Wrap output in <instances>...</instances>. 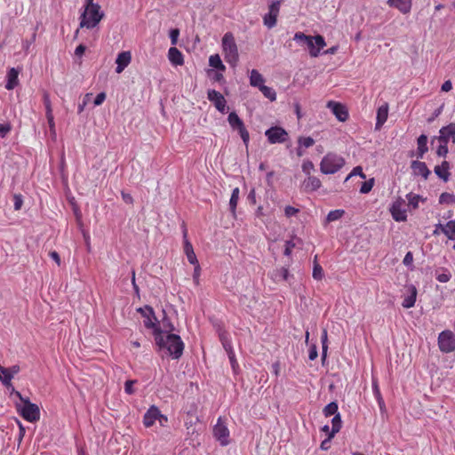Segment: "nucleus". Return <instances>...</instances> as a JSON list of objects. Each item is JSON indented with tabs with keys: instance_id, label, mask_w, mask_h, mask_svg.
<instances>
[{
	"instance_id": "1",
	"label": "nucleus",
	"mask_w": 455,
	"mask_h": 455,
	"mask_svg": "<svg viewBox=\"0 0 455 455\" xmlns=\"http://www.w3.org/2000/svg\"><path fill=\"white\" fill-rule=\"evenodd\" d=\"M156 343L160 348H165L168 354L179 359L184 350V343L177 334L164 333L160 328H156Z\"/></svg>"
},
{
	"instance_id": "2",
	"label": "nucleus",
	"mask_w": 455,
	"mask_h": 455,
	"mask_svg": "<svg viewBox=\"0 0 455 455\" xmlns=\"http://www.w3.org/2000/svg\"><path fill=\"white\" fill-rule=\"evenodd\" d=\"M14 395L20 400L22 404H16L18 413L27 421L34 423L40 419V409L38 405L33 403L28 398L22 396L20 392L12 388Z\"/></svg>"
},
{
	"instance_id": "3",
	"label": "nucleus",
	"mask_w": 455,
	"mask_h": 455,
	"mask_svg": "<svg viewBox=\"0 0 455 455\" xmlns=\"http://www.w3.org/2000/svg\"><path fill=\"white\" fill-rule=\"evenodd\" d=\"M293 39L301 45H307L309 51V55L313 58L318 57L321 49L326 45L324 38L321 35L312 36H307L303 32H297L294 35Z\"/></svg>"
},
{
	"instance_id": "4",
	"label": "nucleus",
	"mask_w": 455,
	"mask_h": 455,
	"mask_svg": "<svg viewBox=\"0 0 455 455\" xmlns=\"http://www.w3.org/2000/svg\"><path fill=\"white\" fill-rule=\"evenodd\" d=\"M346 160L343 156L333 153H327L320 163V171L323 174H334L339 172L345 165Z\"/></svg>"
},
{
	"instance_id": "5",
	"label": "nucleus",
	"mask_w": 455,
	"mask_h": 455,
	"mask_svg": "<svg viewBox=\"0 0 455 455\" xmlns=\"http://www.w3.org/2000/svg\"><path fill=\"white\" fill-rule=\"evenodd\" d=\"M222 49L225 60L231 66H235L239 60L238 48L232 33L228 32L222 37Z\"/></svg>"
},
{
	"instance_id": "6",
	"label": "nucleus",
	"mask_w": 455,
	"mask_h": 455,
	"mask_svg": "<svg viewBox=\"0 0 455 455\" xmlns=\"http://www.w3.org/2000/svg\"><path fill=\"white\" fill-rule=\"evenodd\" d=\"M104 13L100 12V4L91 5L85 7L84 12L81 15V28H93L102 20Z\"/></svg>"
},
{
	"instance_id": "7",
	"label": "nucleus",
	"mask_w": 455,
	"mask_h": 455,
	"mask_svg": "<svg viewBox=\"0 0 455 455\" xmlns=\"http://www.w3.org/2000/svg\"><path fill=\"white\" fill-rule=\"evenodd\" d=\"M228 121L233 130L238 131L243 141L247 145L250 140V135L243 120L235 112H231L228 116Z\"/></svg>"
},
{
	"instance_id": "8",
	"label": "nucleus",
	"mask_w": 455,
	"mask_h": 455,
	"mask_svg": "<svg viewBox=\"0 0 455 455\" xmlns=\"http://www.w3.org/2000/svg\"><path fill=\"white\" fill-rule=\"evenodd\" d=\"M438 347L443 353H451L455 350V335L451 331L446 330L439 333Z\"/></svg>"
},
{
	"instance_id": "9",
	"label": "nucleus",
	"mask_w": 455,
	"mask_h": 455,
	"mask_svg": "<svg viewBox=\"0 0 455 455\" xmlns=\"http://www.w3.org/2000/svg\"><path fill=\"white\" fill-rule=\"evenodd\" d=\"M270 144L283 143L289 139L288 132L281 126H273L265 132Z\"/></svg>"
},
{
	"instance_id": "10",
	"label": "nucleus",
	"mask_w": 455,
	"mask_h": 455,
	"mask_svg": "<svg viewBox=\"0 0 455 455\" xmlns=\"http://www.w3.org/2000/svg\"><path fill=\"white\" fill-rule=\"evenodd\" d=\"M282 0H272L268 7V12L264 16V25L272 28L276 25L277 16Z\"/></svg>"
},
{
	"instance_id": "11",
	"label": "nucleus",
	"mask_w": 455,
	"mask_h": 455,
	"mask_svg": "<svg viewBox=\"0 0 455 455\" xmlns=\"http://www.w3.org/2000/svg\"><path fill=\"white\" fill-rule=\"evenodd\" d=\"M213 435L223 446L229 443V430L223 423L221 418H219L213 427Z\"/></svg>"
},
{
	"instance_id": "12",
	"label": "nucleus",
	"mask_w": 455,
	"mask_h": 455,
	"mask_svg": "<svg viewBox=\"0 0 455 455\" xmlns=\"http://www.w3.org/2000/svg\"><path fill=\"white\" fill-rule=\"evenodd\" d=\"M405 202L403 198L396 199L390 207L392 218L398 222L405 221L407 220V212L404 207Z\"/></svg>"
},
{
	"instance_id": "13",
	"label": "nucleus",
	"mask_w": 455,
	"mask_h": 455,
	"mask_svg": "<svg viewBox=\"0 0 455 455\" xmlns=\"http://www.w3.org/2000/svg\"><path fill=\"white\" fill-rule=\"evenodd\" d=\"M207 99L214 105V107L222 114L226 113L227 101L224 96L216 90L210 89L207 92Z\"/></svg>"
},
{
	"instance_id": "14",
	"label": "nucleus",
	"mask_w": 455,
	"mask_h": 455,
	"mask_svg": "<svg viewBox=\"0 0 455 455\" xmlns=\"http://www.w3.org/2000/svg\"><path fill=\"white\" fill-rule=\"evenodd\" d=\"M435 140L444 144H448L450 140L455 143V123L442 127L439 131V136L435 137Z\"/></svg>"
},
{
	"instance_id": "15",
	"label": "nucleus",
	"mask_w": 455,
	"mask_h": 455,
	"mask_svg": "<svg viewBox=\"0 0 455 455\" xmlns=\"http://www.w3.org/2000/svg\"><path fill=\"white\" fill-rule=\"evenodd\" d=\"M138 311L146 318L144 320V326L147 329H154V334L156 335V328H159L156 323V318L153 308L149 306H146L145 308H139Z\"/></svg>"
},
{
	"instance_id": "16",
	"label": "nucleus",
	"mask_w": 455,
	"mask_h": 455,
	"mask_svg": "<svg viewBox=\"0 0 455 455\" xmlns=\"http://www.w3.org/2000/svg\"><path fill=\"white\" fill-rule=\"evenodd\" d=\"M327 108H330L336 118L340 122H346L348 118V112L347 108L341 103L335 101H329L327 103Z\"/></svg>"
},
{
	"instance_id": "17",
	"label": "nucleus",
	"mask_w": 455,
	"mask_h": 455,
	"mask_svg": "<svg viewBox=\"0 0 455 455\" xmlns=\"http://www.w3.org/2000/svg\"><path fill=\"white\" fill-rule=\"evenodd\" d=\"M131 61H132L131 52L125 51V52H120L117 55V58L116 60V72L117 74L122 73L124 70V68L129 66Z\"/></svg>"
},
{
	"instance_id": "18",
	"label": "nucleus",
	"mask_w": 455,
	"mask_h": 455,
	"mask_svg": "<svg viewBox=\"0 0 455 455\" xmlns=\"http://www.w3.org/2000/svg\"><path fill=\"white\" fill-rule=\"evenodd\" d=\"M387 4L393 8H396L403 14L411 12L412 7V0H387Z\"/></svg>"
},
{
	"instance_id": "19",
	"label": "nucleus",
	"mask_w": 455,
	"mask_h": 455,
	"mask_svg": "<svg viewBox=\"0 0 455 455\" xmlns=\"http://www.w3.org/2000/svg\"><path fill=\"white\" fill-rule=\"evenodd\" d=\"M160 416V410L155 406L152 405L150 408L147 411L143 417V424L146 427H152L155 422L157 420V419Z\"/></svg>"
},
{
	"instance_id": "20",
	"label": "nucleus",
	"mask_w": 455,
	"mask_h": 455,
	"mask_svg": "<svg viewBox=\"0 0 455 455\" xmlns=\"http://www.w3.org/2000/svg\"><path fill=\"white\" fill-rule=\"evenodd\" d=\"M388 104L384 103L380 107H379L377 110V116H376V124L375 129L379 130L383 124L387 122L388 117Z\"/></svg>"
},
{
	"instance_id": "21",
	"label": "nucleus",
	"mask_w": 455,
	"mask_h": 455,
	"mask_svg": "<svg viewBox=\"0 0 455 455\" xmlns=\"http://www.w3.org/2000/svg\"><path fill=\"white\" fill-rule=\"evenodd\" d=\"M411 167L415 175L422 176L425 180H427L431 173L426 163L421 161H412Z\"/></svg>"
},
{
	"instance_id": "22",
	"label": "nucleus",
	"mask_w": 455,
	"mask_h": 455,
	"mask_svg": "<svg viewBox=\"0 0 455 455\" xmlns=\"http://www.w3.org/2000/svg\"><path fill=\"white\" fill-rule=\"evenodd\" d=\"M408 295L404 296L402 306L404 308H411L414 307L417 299V289L414 285H410L407 288Z\"/></svg>"
},
{
	"instance_id": "23",
	"label": "nucleus",
	"mask_w": 455,
	"mask_h": 455,
	"mask_svg": "<svg viewBox=\"0 0 455 455\" xmlns=\"http://www.w3.org/2000/svg\"><path fill=\"white\" fill-rule=\"evenodd\" d=\"M322 186L321 180L315 176H308L302 184V187L306 192L315 191Z\"/></svg>"
},
{
	"instance_id": "24",
	"label": "nucleus",
	"mask_w": 455,
	"mask_h": 455,
	"mask_svg": "<svg viewBox=\"0 0 455 455\" xmlns=\"http://www.w3.org/2000/svg\"><path fill=\"white\" fill-rule=\"evenodd\" d=\"M435 173L447 182L450 179V164L447 161H443L440 165H436L434 169Z\"/></svg>"
},
{
	"instance_id": "25",
	"label": "nucleus",
	"mask_w": 455,
	"mask_h": 455,
	"mask_svg": "<svg viewBox=\"0 0 455 455\" xmlns=\"http://www.w3.org/2000/svg\"><path fill=\"white\" fill-rule=\"evenodd\" d=\"M6 77L5 88L8 91L13 90L19 84V71L15 68H12L8 70Z\"/></svg>"
},
{
	"instance_id": "26",
	"label": "nucleus",
	"mask_w": 455,
	"mask_h": 455,
	"mask_svg": "<svg viewBox=\"0 0 455 455\" xmlns=\"http://www.w3.org/2000/svg\"><path fill=\"white\" fill-rule=\"evenodd\" d=\"M168 59L175 66H181L184 63V59L181 52L172 46L168 51Z\"/></svg>"
},
{
	"instance_id": "27",
	"label": "nucleus",
	"mask_w": 455,
	"mask_h": 455,
	"mask_svg": "<svg viewBox=\"0 0 455 455\" xmlns=\"http://www.w3.org/2000/svg\"><path fill=\"white\" fill-rule=\"evenodd\" d=\"M437 228H440L442 233L450 240H455V220H450L445 225L439 223L437 224Z\"/></svg>"
},
{
	"instance_id": "28",
	"label": "nucleus",
	"mask_w": 455,
	"mask_h": 455,
	"mask_svg": "<svg viewBox=\"0 0 455 455\" xmlns=\"http://www.w3.org/2000/svg\"><path fill=\"white\" fill-rule=\"evenodd\" d=\"M417 157L423 158L424 155L427 152V136L421 134L417 140Z\"/></svg>"
},
{
	"instance_id": "29",
	"label": "nucleus",
	"mask_w": 455,
	"mask_h": 455,
	"mask_svg": "<svg viewBox=\"0 0 455 455\" xmlns=\"http://www.w3.org/2000/svg\"><path fill=\"white\" fill-rule=\"evenodd\" d=\"M184 252H185L187 259L190 264L196 265V263H198L196 255L193 249V245L188 241V239H186L184 242Z\"/></svg>"
},
{
	"instance_id": "30",
	"label": "nucleus",
	"mask_w": 455,
	"mask_h": 455,
	"mask_svg": "<svg viewBox=\"0 0 455 455\" xmlns=\"http://www.w3.org/2000/svg\"><path fill=\"white\" fill-rule=\"evenodd\" d=\"M239 188H235L232 190L231 197L229 200V208L233 217H235L236 215V207L239 200Z\"/></svg>"
},
{
	"instance_id": "31",
	"label": "nucleus",
	"mask_w": 455,
	"mask_h": 455,
	"mask_svg": "<svg viewBox=\"0 0 455 455\" xmlns=\"http://www.w3.org/2000/svg\"><path fill=\"white\" fill-rule=\"evenodd\" d=\"M250 84L251 86L258 88L264 84V78L258 70L252 69L251 71Z\"/></svg>"
},
{
	"instance_id": "32",
	"label": "nucleus",
	"mask_w": 455,
	"mask_h": 455,
	"mask_svg": "<svg viewBox=\"0 0 455 455\" xmlns=\"http://www.w3.org/2000/svg\"><path fill=\"white\" fill-rule=\"evenodd\" d=\"M331 431L330 432V437H334L335 434L339 432L341 427H342V421L340 414H335V416L331 419Z\"/></svg>"
},
{
	"instance_id": "33",
	"label": "nucleus",
	"mask_w": 455,
	"mask_h": 455,
	"mask_svg": "<svg viewBox=\"0 0 455 455\" xmlns=\"http://www.w3.org/2000/svg\"><path fill=\"white\" fill-rule=\"evenodd\" d=\"M209 63H210L211 67H212L218 70L224 71L226 69V67L222 63V60H221L220 57L219 56V54H214V55L210 56Z\"/></svg>"
},
{
	"instance_id": "34",
	"label": "nucleus",
	"mask_w": 455,
	"mask_h": 455,
	"mask_svg": "<svg viewBox=\"0 0 455 455\" xmlns=\"http://www.w3.org/2000/svg\"><path fill=\"white\" fill-rule=\"evenodd\" d=\"M338 403L336 402H331L328 403L323 410V413L325 417H331L335 416V414H338Z\"/></svg>"
},
{
	"instance_id": "35",
	"label": "nucleus",
	"mask_w": 455,
	"mask_h": 455,
	"mask_svg": "<svg viewBox=\"0 0 455 455\" xmlns=\"http://www.w3.org/2000/svg\"><path fill=\"white\" fill-rule=\"evenodd\" d=\"M406 197L408 199V206L412 208L413 210L419 207V203L420 200H422V198L419 195L413 193H409L406 196Z\"/></svg>"
},
{
	"instance_id": "36",
	"label": "nucleus",
	"mask_w": 455,
	"mask_h": 455,
	"mask_svg": "<svg viewBox=\"0 0 455 455\" xmlns=\"http://www.w3.org/2000/svg\"><path fill=\"white\" fill-rule=\"evenodd\" d=\"M259 89L263 93V95L271 101H275L276 100V93L271 87L263 84Z\"/></svg>"
},
{
	"instance_id": "37",
	"label": "nucleus",
	"mask_w": 455,
	"mask_h": 455,
	"mask_svg": "<svg viewBox=\"0 0 455 455\" xmlns=\"http://www.w3.org/2000/svg\"><path fill=\"white\" fill-rule=\"evenodd\" d=\"M327 340H328L327 331L325 329H323V332H322V336H321L322 360L323 361H324L327 356V350H328Z\"/></svg>"
},
{
	"instance_id": "38",
	"label": "nucleus",
	"mask_w": 455,
	"mask_h": 455,
	"mask_svg": "<svg viewBox=\"0 0 455 455\" xmlns=\"http://www.w3.org/2000/svg\"><path fill=\"white\" fill-rule=\"evenodd\" d=\"M345 214V211L344 210H333V211H331L328 215H327V221L328 222H332V221H335V220H339L340 218H342V216Z\"/></svg>"
},
{
	"instance_id": "39",
	"label": "nucleus",
	"mask_w": 455,
	"mask_h": 455,
	"mask_svg": "<svg viewBox=\"0 0 455 455\" xmlns=\"http://www.w3.org/2000/svg\"><path fill=\"white\" fill-rule=\"evenodd\" d=\"M5 371H4V373H0V380L4 386L9 388L10 387H12V379L13 377L10 374L7 369H5Z\"/></svg>"
},
{
	"instance_id": "40",
	"label": "nucleus",
	"mask_w": 455,
	"mask_h": 455,
	"mask_svg": "<svg viewBox=\"0 0 455 455\" xmlns=\"http://www.w3.org/2000/svg\"><path fill=\"white\" fill-rule=\"evenodd\" d=\"M357 175L360 176L362 179H365L366 178V175L363 173V168L361 166L355 167L351 171V172L347 176V178L345 179V182L347 181L353 176H357Z\"/></svg>"
},
{
	"instance_id": "41",
	"label": "nucleus",
	"mask_w": 455,
	"mask_h": 455,
	"mask_svg": "<svg viewBox=\"0 0 455 455\" xmlns=\"http://www.w3.org/2000/svg\"><path fill=\"white\" fill-rule=\"evenodd\" d=\"M299 147L308 148L315 144V140L311 137H300L298 140Z\"/></svg>"
},
{
	"instance_id": "42",
	"label": "nucleus",
	"mask_w": 455,
	"mask_h": 455,
	"mask_svg": "<svg viewBox=\"0 0 455 455\" xmlns=\"http://www.w3.org/2000/svg\"><path fill=\"white\" fill-rule=\"evenodd\" d=\"M373 185H374V179L371 178L366 181H364L360 188V192L362 194H367L369 193L372 188H373Z\"/></svg>"
},
{
	"instance_id": "43",
	"label": "nucleus",
	"mask_w": 455,
	"mask_h": 455,
	"mask_svg": "<svg viewBox=\"0 0 455 455\" xmlns=\"http://www.w3.org/2000/svg\"><path fill=\"white\" fill-rule=\"evenodd\" d=\"M312 275H313L314 279H315V280H321L323 278V270L319 264H317V263L315 264Z\"/></svg>"
},
{
	"instance_id": "44",
	"label": "nucleus",
	"mask_w": 455,
	"mask_h": 455,
	"mask_svg": "<svg viewBox=\"0 0 455 455\" xmlns=\"http://www.w3.org/2000/svg\"><path fill=\"white\" fill-rule=\"evenodd\" d=\"M440 203H447V204H454L455 203V195L449 193H443L440 196Z\"/></svg>"
},
{
	"instance_id": "45",
	"label": "nucleus",
	"mask_w": 455,
	"mask_h": 455,
	"mask_svg": "<svg viewBox=\"0 0 455 455\" xmlns=\"http://www.w3.org/2000/svg\"><path fill=\"white\" fill-rule=\"evenodd\" d=\"M12 125L10 123H3L0 124V137L2 139L5 138L7 134L11 132Z\"/></svg>"
},
{
	"instance_id": "46",
	"label": "nucleus",
	"mask_w": 455,
	"mask_h": 455,
	"mask_svg": "<svg viewBox=\"0 0 455 455\" xmlns=\"http://www.w3.org/2000/svg\"><path fill=\"white\" fill-rule=\"evenodd\" d=\"M301 167L302 171L308 176L310 175V172L315 170V165L310 160H305Z\"/></svg>"
},
{
	"instance_id": "47",
	"label": "nucleus",
	"mask_w": 455,
	"mask_h": 455,
	"mask_svg": "<svg viewBox=\"0 0 455 455\" xmlns=\"http://www.w3.org/2000/svg\"><path fill=\"white\" fill-rule=\"evenodd\" d=\"M449 152L448 144H444L443 142H439V146L436 149V154L438 156H446Z\"/></svg>"
},
{
	"instance_id": "48",
	"label": "nucleus",
	"mask_w": 455,
	"mask_h": 455,
	"mask_svg": "<svg viewBox=\"0 0 455 455\" xmlns=\"http://www.w3.org/2000/svg\"><path fill=\"white\" fill-rule=\"evenodd\" d=\"M44 104L45 107V116L52 115V103L47 94H44Z\"/></svg>"
},
{
	"instance_id": "49",
	"label": "nucleus",
	"mask_w": 455,
	"mask_h": 455,
	"mask_svg": "<svg viewBox=\"0 0 455 455\" xmlns=\"http://www.w3.org/2000/svg\"><path fill=\"white\" fill-rule=\"evenodd\" d=\"M136 383V380L129 379L124 383V391L128 395H132L135 390L133 388V385Z\"/></svg>"
},
{
	"instance_id": "50",
	"label": "nucleus",
	"mask_w": 455,
	"mask_h": 455,
	"mask_svg": "<svg viewBox=\"0 0 455 455\" xmlns=\"http://www.w3.org/2000/svg\"><path fill=\"white\" fill-rule=\"evenodd\" d=\"M372 388H373L374 395L379 401V406L381 407L384 404V402H383V399H382V396H381V394H380V391H379L377 382L372 383Z\"/></svg>"
},
{
	"instance_id": "51",
	"label": "nucleus",
	"mask_w": 455,
	"mask_h": 455,
	"mask_svg": "<svg viewBox=\"0 0 455 455\" xmlns=\"http://www.w3.org/2000/svg\"><path fill=\"white\" fill-rule=\"evenodd\" d=\"M451 275L447 270H445L443 273L438 274L436 275V280L440 283H447L451 280Z\"/></svg>"
},
{
	"instance_id": "52",
	"label": "nucleus",
	"mask_w": 455,
	"mask_h": 455,
	"mask_svg": "<svg viewBox=\"0 0 455 455\" xmlns=\"http://www.w3.org/2000/svg\"><path fill=\"white\" fill-rule=\"evenodd\" d=\"M179 36L180 30L178 28H173L170 31L171 43L173 46L177 44Z\"/></svg>"
},
{
	"instance_id": "53",
	"label": "nucleus",
	"mask_w": 455,
	"mask_h": 455,
	"mask_svg": "<svg viewBox=\"0 0 455 455\" xmlns=\"http://www.w3.org/2000/svg\"><path fill=\"white\" fill-rule=\"evenodd\" d=\"M295 243L293 241H287L285 243L284 255L289 256L291 254L292 249L295 247Z\"/></svg>"
},
{
	"instance_id": "54",
	"label": "nucleus",
	"mask_w": 455,
	"mask_h": 455,
	"mask_svg": "<svg viewBox=\"0 0 455 455\" xmlns=\"http://www.w3.org/2000/svg\"><path fill=\"white\" fill-rule=\"evenodd\" d=\"M317 355H318L317 347L315 345H312L308 351L309 360L313 361V360L316 359Z\"/></svg>"
},
{
	"instance_id": "55",
	"label": "nucleus",
	"mask_w": 455,
	"mask_h": 455,
	"mask_svg": "<svg viewBox=\"0 0 455 455\" xmlns=\"http://www.w3.org/2000/svg\"><path fill=\"white\" fill-rule=\"evenodd\" d=\"M299 212V210L292 207V206H286L284 208V213H285V216L290 218L291 216H294L296 213Z\"/></svg>"
},
{
	"instance_id": "56",
	"label": "nucleus",
	"mask_w": 455,
	"mask_h": 455,
	"mask_svg": "<svg viewBox=\"0 0 455 455\" xmlns=\"http://www.w3.org/2000/svg\"><path fill=\"white\" fill-rule=\"evenodd\" d=\"M332 438H333V437H330V435H329V436H327V438H326V439H324V440L321 443V444H320V448H321V450H323V451H328V450L330 449V447H331V439H332Z\"/></svg>"
},
{
	"instance_id": "57",
	"label": "nucleus",
	"mask_w": 455,
	"mask_h": 455,
	"mask_svg": "<svg viewBox=\"0 0 455 455\" xmlns=\"http://www.w3.org/2000/svg\"><path fill=\"white\" fill-rule=\"evenodd\" d=\"M105 99H106V93L105 92L99 93L96 96L95 100H94V105L95 106L101 105L104 102Z\"/></svg>"
},
{
	"instance_id": "58",
	"label": "nucleus",
	"mask_w": 455,
	"mask_h": 455,
	"mask_svg": "<svg viewBox=\"0 0 455 455\" xmlns=\"http://www.w3.org/2000/svg\"><path fill=\"white\" fill-rule=\"evenodd\" d=\"M48 124L50 127V130L52 133H55V123H54V116L53 114L50 116H46Z\"/></svg>"
},
{
	"instance_id": "59",
	"label": "nucleus",
	"mask_w": 455,
	"mask_h": 455,
	"mask_svg": "<svg viewBox=\"0 0 455 455\" xmlns=\"http://www.w3.org/2000/svg\"><path fill=\"white\" fill-rule=\"evenodd\" d=\"M222 344L224 348L228 352L230 360L233 361L234 353L232 351L230 343L226 340H222Z\"/></svg>"
},
{
	"instance_id": "60",
	"label": "nucleus",
	"mask_w": 455,
	"mask_h": 455,
	"mask_svg": "<svg viewBox=\"0 0 455 455\" xmlns=\"http://www.w3.org/2000/svg\"><path fill=\"white\" fill-rule=\"evenodd\" d=\"M278 275L284 280H288L289 275V270L286 267H281L279 270H277Z\"/></svg>"
},
{
	"instance_id": "61",
	"label": "nucleus",
	"mask_w": 455,
	"mask_h": 455,
	"mask_svg": "<svg viewBox=\"0 0 455 455\" xmlns=\"http://www.w3.org/2000/svg\"><path fill=\"white\" fill-rule=\"evenodd\" d=\"M49 256L57 263L58 266H60V257L56 251H50Z\"/></svg>"
},
{
	"instance_id": "62",
	"label": "nucleus",
	"mask_w": 455,
	"mask_h": 455,
	"mask_svg": "<svg viewBox=\"0 0 455 455\" xmlns=\"http://www.w3.org/2000/svg\"><path fill=\"white\" fill-rule=\"evenodd\" d=\"M412 261H413V255L411 251H408L406 253V255L404 256L403 264L408 266V265L411 264Z\"/></svg>"
},
{
	"instance_id": "63",
	"label": "nucleus",
	"mask_w": 455,
	"mask_h": 455,
	"mask_svg": "<svg viewBox=\"0 0 455 455\" xmlns=\"http://www.w3.org/2000/svg\"><path fill=\"white\" fill-rule=\"evenodd\" d=\"M6 369L9 371L10 374L12 377H14V375L18 374L20 371V368L19 365H12V367L6 368Z\"/></svg>"
},
{
	"instance_id": "64",
	"label": "nucleus",
	"mask_w": 455,
	"mask_h": 455,
	"mask_svg": "<svg viewBox=\"0 0 455 455\" xmlns=\"http://www.w3.org/2000/svg\"><path fill=\"white\" fill-rule=\"evenodd\" d=\"M86 50V47L84 44H79L75 51L76 55L82 56Z\"/></svg>"
}]
</instances>
